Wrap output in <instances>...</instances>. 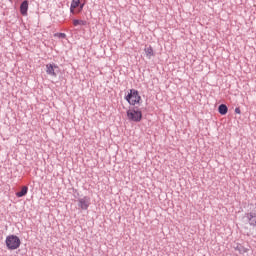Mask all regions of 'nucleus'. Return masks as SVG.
Instances as JSON below:
<instances>
[{
	"mask_svg": "<svg viewBox=\"0 0 256 256\" xmlns=\"http://www.w3.org/2000/svg\"><path fill=\"white\" fill-rule=\"evenodd\" d=\"M27 191H29V187L23 186L21 191L16 193V197H25V195H27Z\"/></svg>",
	"mask_w": 256,
	"mask_h": 256,
	"instance_id": "obj_11",
	"label": "nucleus"
},
{
	"mask_svg": "<svg viewBox=\"0 0 256 256\" xmlns=\"http://www.w3.org/2000/svg\"><path fill=\"white\" fill-rule=\"evenodd\" d=\"M80 3H81V0H72L71 6H70V12L73 13V15H75V13H77L75 11V9H77V7H79Z\"/></svg>",
	"mask_w": 256,
	"mask_h": 256,
	"instance_id": "obj_9",
	"label": "nucleus"
},
{
	"mask_svg": "<svg viewBox=\"0 0 256 256\" xmlns=\"http://www.w3.org/2000/svg\"><path fill=\"white\" fill-rule=\"evenodd\" d=\"M73 25L77 27V25H85V21L83 20H74Z\"/></svg>",
	"mask_w": 256,
	"mask_h": 256,
	"instance_id": "obj_12",
	"label": "nucleus"
},
{
	"mask_svg": "<svg viewBox=\"0 0 256 256\" xmlns=\"http://www.w3.org/2000/svg\"><path fill=\"white\" fill-rule=\"evenodd\" d=\"M246 219L251 227H256V212L246 214Z\"/></svg>",
	"mask_w": 256,
	"mask_h": 256,
	"instance_id": "obj_6",
	"label": "nucleus"
},
{
	"mask_svg": "<svg viewBox=\"0 0 256 256\" xmlns=\"http://www.w3.org/2000/svg\"><path fill=\"white\" fill-rule=\"evenodd\" d=\"M144 51L147 59H151L152 57H155V52L153 51V47L151 46L145 47Z\"/></svg>",
	"mask_w": 256,
	"mask_h": 256,
	"instance_id": "obj_8",
	"label": "nucleus"
},
{
	"mask_svg": "<svg viewBox=\"0 0 256 256\" xmlns=\"http://www.w3.org/2000/svg\"><path fill=\"white\" fill-rule=\"evenodd\" d=\"M28 10H29V2L27 0H25L20 5V13H21V15L26 16Z\"/></svg>",
	"mask_w": 256,
	"mask_h": 256,
	"instance_id": "obj_7",
	"label": "nucleus"
},
{
	"mask_svg": "<svg viewBox=\"0 0 256 256\" xmlns=\"http://www.w3.org/2000/svg\"><path fill=\"white\" fill-rule=\"evenodd\" d=\"M59 67L55 64H47L46 65V73L47 75H51L52 77H57V73H55V70Z\"/></svg>",
	"mask_w": 256,
	"mask_h": 256,
	"instance_id": "obj_5",
	"label": "nucleus"
},
{
	"mask_svg": "<svg viewBox=\"0 0 256 256\" xmlns=\"http://www.w3.org/2000/svg\"><path fill=\"white\" fill-rule=\"evenodd\" d=\"M85 6V4H81L80 5V11H82L83 10V7Z\"/></svg>",
	"mask_w": 256,
	"mask_h": 256,
	"instance_id": "obj_15",
	"label": "nucleus"
},
{
	"mask_svg": "<svg viewBox=\"0 0 256 256\" xmlns=\"http://www.w3.org/2000/svg\"><path fill=\"white\" fill-rule=\"evenodd\" d=\"M59 37H60L61 39H65V37H67V35H66L65 33H60V34H59Z\"/></svg>",
	"mask_w": 256,
	"mask_h": 256,
	"instance_id": "obj_14",
	"label": "nucleus"
},
{
	"mask_svg": "<svg viewBox=\"0 0 256 256\" xmlns=\"http://www.w3.org/2000/svg\"><path fill=\"white\" fill-rule=\"evenodd\" d=\"M6 246L10 251H15L21 246V239L15 235H10L6 237Z\"/></svg>",
	"mask_w": 256,
	"mask_h": 256,
	"instance_id": "obj_1",
	"label": "nucleus"
},
{
	"mask_svg": "<svg viewBox=\"0 0 256 256\" xmlns=\"http://www.w3.org/2000/svg\"><path fill=\"white\" fill-rule=\"evenodd\" d=\"M89 205H91V198L84 196L83 198L78 199V207L81 208L82 211H87Z\"/></svg>",
	"mask_w": 256,
	"mask_h": 256,
	"instance_id": "obj_4",
	"label": "nucleus"
},
{
	"mask_svg": "<svg viewBox=\"0 0 256 256\" xmlns=\"http://www.w3.org/2000/svg\"><path fill=\"white\" fill-rule=\"evenodd\" d=\"M235 113L238 115H241V109L239 107L235 108Z\"/></svg>",
	"mask_w": 256,
	"mask_h": 256,
	"instance_id": "obj_13",
	"label": "nucleus"
},
{
	"mask_svg": "<svg viewBox=\"0 0 256 256\" xmlns=\"http://www.w3.org/2000/svg\"><path fill=\"white\" fill-rule=\"evenodd\" d=\"M125 99L129 105H137V103H140L141 101V96H139V91L131 89Z\"/></svg>",
	"mask_w": 256,
	"mask_h": 256,
	"instance_id": "obj_3",
	"label": "nucleus"
},
{
	"mask_svg": "<svg viewBox=\"0 0 256 256\" xmlns=\"http://www.w3.org/2000/svg\"><path fill=\"white\" fill-rule=\"evenodd\" d=\"M218 111H219L220 115H227V112L229 111V108H227V105L221 104L218 107Z\"/></svg>",
	"mask_w": 256,
	"mask_h": 256,
	"instance_id": "obj_10",
	"label": "nucleus"
},
{
	"mask_svg": "<svg viewBox=\"0 0 256 256\" xmlns=\"http://www.w3.org/2000/svg\"><path fill=\"white\" fill-rule=\"evenodd\" d=\"M127 117L129 121L139 123L143 119V113L138 109L132 108L127 111Z\"/></svg>",
	"mask_w": 256,
	"mask_h": 256,
	"instance_id": "obj_2",
	"label": "nucleus"
}]
</instances>
